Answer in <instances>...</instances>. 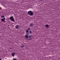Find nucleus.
Segmentation results:
<instances>
[{
    "label": "nucleus",
    "mask_w": 60,
    "mask_h": 60,
    "mask_svg": "<svg viewBox=\"0 0 60 60\" xmlns=\"http://www.w3.org/2000/svg\"><path fill=\"white\" fill-rule=\"evenodd\" d=\"M27 13L30 16H33L34 15L33 12L31 11H30L28 12Z\"/></svg>",
    "instance_id": "1"
},
{
    "label": "nucleus",
    "mask_w": 60,
    "mask_h": 60,
    "mask_svg": "<svg viewBox=\"0 0 60 60\" xmlns=\"http://www.w3.org/2000/svg\"><path fill=\"white\" fill-rule=\"evenodd\" d=\"M9 19L11 20L13 22H15V20H14V18H13V16H11L10 18H9Z\"/></svg>",
    "instance_id": "2"
},
{
    "label": "nucleus",
    "mask_w": 60,
    "mask_h": 60,
    "mask_svg": "<svg viewBox=\"0 0 60 60\" xmlns=\"http://www.w3.org/2000/svg\"><path fill=\"white\" fill-rule=\"evenodd\" d=\"M5 18L4 17V18L1 19V21L2 22H4L5 21Z\"/></svg>",
    "instance_id": "3"
},
{
    "label": "nucleus",
    "mask_w": 60,
    "mask_h": 60,
    "mask_svg": "<svg viewBox=\"0 0 60 60\" xmlns=\"http://www.w3.org/2000/svg\"><path fill=\"white\" fill-rule=\"evenodd\" d=\"M25 37L27 40L28 39V37H29V35H26L25 36Z\"/></svg>",
    "instance_id": "4"
},
{
    "label": "nucleus",
    "mask_w": 60,
    "mask_h": 60,
    "mask_svg": "<svg viewBox=\"0 0 60 60\" xmlns=\"http://www.w3.org/2000/svg\"><path fill=\"white\" fill-rule=\"evenodd\" d=\"M33 26H34V23H31L30 24V27Z\"/></svg>",
    "instance_id": "5"
},
{
    "label": "nucleus",
    "mask_w": 60,
    "mask_h": 60,
    "mask_svg": "<svg viewBox=\"0 0 60 60\" xmlns=\"http://www.w3.org/2000/svg\"><path fill=\"white\" fill-rule=\"evenodd\" d=\"M15 55V53L14 52H13L11 53V56H13L14 57V55Z\"/></svg>",
    "instance_id": "6"
},
{
    "label": "nucleus",
    "mask_w": 60,
    "mask_h": 60,
    "mask_svg": "<svg viewBox=\"0 0 60 60\" xmlns=\"http://www.w3.org/2000/svg\"><path fill=\"white\" fill-rule=\"evenodd\" d=\"M31 36L29 35L28 37V40H30L31 39Z\"/></svg>",
    "instance_id": "7"
},
{
    "label": "nucleus",
    "mask_w": 60,
    "mask_h": 60,
    "mask_svg": "<svg viewBox=\"0 0 60 60\" xmlns=\"http://www.w3.org/2000/svg\"><path fill=\"white\" fill-rule=\"evenodd\" d=\"M26 34L27 35H28V34H30L29 32V31H26Z\"/></svg>",
    "instance_id": "8"
},
{
    "label": "nucleus",
    "mask_w": 60,
    "mask_h": 60,
    "mask_svg": "<svg viewBox=\"0 0 60 60\" xmlns=\"http://www.w3.org/2000/svg\"><path fill=\"white\" fill-rule=\"evenodd\" d=\"M15 27L16 29H18L19 27V26L18 25H16Z\"/></svg>",
    "instance_id": "9"
},
{
    "label": "nucleus",
    "mask_w": 60,
    "mask_h": 60,
    "mask_svg": "<svg viewBox=\"0 0 60 60\" xmlns=\"http://www.w3.org/2000/svg\"><path fill=\"white\" fill-rule=\"evenodd\" d=\"M21 47V48H24V45H21L20 46Z\"/></svg>",
    "instance_id": "10"
},
{
    "label": "nucleus",
    "mask_w": 60,
    "mask_h": 60,
    "mask_svg": "<svg viewBox=\"0 0 60 60\" xmlns=\"http://www.w3.org/2000/svg\"><path fill=\"white\" fill-rule=\"evenodd\" d=\"M45 27H47L49 26V25L48 24H46L45 25Z\"/></svg>",
    "instance_id": "11"
},
{
    "label": "nucleus",
    "mask_w": 60,
    "mask_h": 60,
    "mask_svg": "<svg viewBox=\"0 0 60 60\" xmlns=\"http://www.w3.org/2000/svg\"><path fill=\"white\" fill-rule=\"evenodd\" d=\"M30 30V28H28V30H26V31H29V30Z\"/></svg>",
    "instance_id": "12"
},
{
    "label": "nucleus",
    "mask_w": 60,
    "mask_h": 60,
    "mask_svg": "<svg viewBox=\"0 0 60 60\" xmlns=\"http://www.w3.org/2000/svg\"><path fill=\"white\" fill-rule=\"evenodd\" d=\"M5 16L4 15H2V16H1V18H4Z\"/></svg>",
    "instance_id": "13"
},
{
    "label": "nucleus",
    "mask_w": 60,
    "mask_h": 60,
    "mask_svg": "<svg viewBox=\"0 0 60 60\" xmlns=\"http://www.w3.org/2000/svg\"><path fill=\"white\" fill-rule=\"evenodd\" d=\"M29 32L30 34H32V31L30 30V31H29Z\"/></svg>",
    "instance_id": "14"
},
{
    "label": "nucleus",
    "mask_w": 60,
    "mask_h": 60,
    "mask_svg": "<svg viewBox=\"0 0 60 60\" xmlns=\"http://www.w3.org/2000/svg\"><path fill=\"white\" fill-rule=\"evenodd\" d=\"M13 60H17L16 59L13 58Z\"/></svg>",
    "instance_id": "15"
},
{
    "label": "nucleus",
    "mask_w": 60,
    "mask_h": 60,
    "mask_svg": "<svg viewBox=\"0 0 60 60\" xmlns=\"http://www.w3.org/2000/svg\"><path fill=\"white\" fill-rule=\"evenodd\" d=\"M10 49H12V48L11 47L10 48Z\"/></svg>",
    "instance_id": "16"
},
{
    "label": "nucleus",
    "mask_w": 60,
    "mask_h": 60,
    "mask_svg": "<svg viewBox=\"0 0 60 60\" xmlns=\"http://www.w3.org/2000/svg\"><path fill=\"white\" fill-rule=\"evenodd\" d=\"M40 1H42V0H39Z\"/></svg>",
    "instance_id": "17"
},
{
    "label": "nucleus",
    "mask_w": 60,
    "mask_h": 60,
    "mask_svg": "<svg viewBox=\"0 0 60 60\" xmlns=\"http://www.w3.org/2000/svg\"><path fill=\"white\" fill-rule=\"evenodd\" d=\"M0 60H2V59H1V58H0Z\"/></svg>",
    "instance_id": "18"
},
{
    "label": "nucleus",
    "mask_w": 60,
    "mask_h": 60,
    "mask_svg": "<svg viewBox=\"0 0 60 60\" xmlns=\"http://www.w3.org/2000/svg\"><path fill=\"white\" fill-rule=\"evenodd\" d=\"M8 26H9V25H8Z\"/></svg>",
    "instance_id": "19"
},
{
    "label": "nucleus",
    "mask_w": 60,
    "mask_h": 60,
    "mask_svg": "<svg viewBox=\"0 0 60 60\" xmlns=\"http://www.w3.org/2000/svg\"><path fill=\"white\" fill-rule=\"evenodd\" d=\"M0 38H1V36L0 35Z\"/></svg>",
    "instance_id": "20"
}]
</instances>
